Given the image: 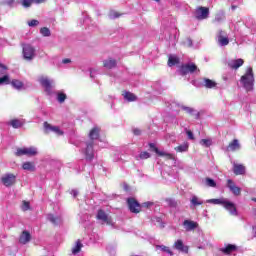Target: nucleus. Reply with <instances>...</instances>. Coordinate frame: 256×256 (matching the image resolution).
<instances>
[{
	"instance_id": "nucleus-47",
	"label": "nucleus",
	"mask_w": 256,
	"mask_h": 256,
	"mask_svg": "<svg viewBox=\"0 0 256 256\" xmlns=\"http://www.w3.org/2000/svg\"><path fill=\"white\" fill-rule=\"evenodd\" d=\"M29 208H30L29 202L24 201L22 206L23 211H29Z\"/></svg>"
},
{
	"instance_id": "nucleus-52",
	"label": "nucleus",
	"mask_w": 256,
	"mask_h": 256,
	"mask_svg": "<svg viewBox=\"0 0 256 256\" xmlns=\"http://www.w3.org/2000/svg\"><path fill=\"white\" fill-rule=\"evenodd\" d=\"M112 17H113L114 19H117L118 17H121V14H119L118 12H113V13H112Z\"/></svg>"
},
{
	"instance_id": "nucleus-30",
	"label": "nucleus",
	"mask_w": 256,
	"mask_h": 256,
	"mask_svg": "<svg viewBox=\"0 0 256 256\" xmlns=\"http://www.w3.org/2000/svg\"><path fill=\"white\" fill-rule=\"evenodd\" d=\"M175 151H177V153H185V151H189V144L184 143L182 145H179L175 147Z\"/></svg>"
},
{
	"instance_id": "nucleus-54",
	"label": "nucleus",
	"mask_w": 256,
	"mask_h": 256,
	"mask_svg": "<svg viewBox=\"0 0 256 256\" xmlns=\"http://www.w3.org/2000/svg\"><path fill=\"white\" fill-rule=\"evenodd\" d=\"M62 63H64V64L71 63V59L65 58L62 60Z\"/></svg>"
},
{
	"instance_id": "nucleus-53",
	"label": "nucleus",
	"mask_w": 256,
	"mask_h": 256,
	"mask_svg": "<svg viewBox=\"0 0 256 256\" xmlns=\"http://www.w3.org/2000/svg\"><path fill=\"white\" fill-rule=\"evenodd\" d=\"M0 69L2 71H7V66H5L4 64L0 63Z\"/></svg>"
},
{
	"instance_id": "nucleus-38",
	"label": "nucleus",
	"mask_w": 256,
	"mask_h": 256,
	"mask_svg": "<svg viewBox=\"0 0 256 256\" xmlns=\"http://www.w3.org/2000/svg\"><path fill=\"white\" fill-rule=\"evenodd\" d=\"M11 83V80H9V75H4L3 77H0V85H9Z\"/></svg>"
},
{
	"instance_id": "nucleus-12",
	"label": "nucleus",
	"mask_w": 256,
	"mask_h": 256,
	"mask_svg": "<svg viewBox=\"0 0 256 256\" xmlns=\"http://www.w3.org/2000/svg\"><path fill=\"white\" fill-rule=\"evenodd\" d=\"M238 247L235 244H227L225 247L220 248V253H223V255H231V253H235L237 251Z\"/></svg>"
},
{
	"instance_id": "nucleus-25",
	"label": "nucleus",
	"mask_w": 256,
	"mask_h": 256,
	"mask_svg": "<svg viewBox=\"0 0 256 256\" xmlns=\"http://www.w3.org/2000/svg\"><path fill=\"white\" fill-rule=\"evenodd\" d=\"M233 173L235 175H245V167L243 164H235L233 168Z\"/></svg>"
},
{
	"instance_id": "nucleus-34",
	"label": "nucleus",
	"mask_w": 256,
	"mask_h": 256,
	"mask_svg": "<svg viewBox=\"0 0 256 256\" xmlns=\"http://www.w3.org/2000/svg\"><path fill=\"white\" fill-rule=\"evenodd\" d=\"M11 85L12 87H14V89H23V82L19 81V80H12L11 81Z\"/></svg>"
},
{
	"instance_id": "nucleus-2",
	"label": "nucleus",
	"mask_w": 256,
	"mask_h": 256,
	"mask_svg": "<svg viewBox=\"0 0 256 256\" xmlns=\"http://www.w3.org/2000/svg\"><path fill=\"white\" fill-rule=\"evenodd\" d=\"M127 207L130 211V213H134L135 215L141 213L142 211V206L137 199L133 197H129L126 199Z\"/></svg>"
},
{
	"instance_id": "nucleus-51",
	"label": "nucleus",
	"mask_w": 256,
	"mask_h": 256,
	"mask_svg": "<svg viewBox=\"0 0 256 256\" xmlns=\"http://www.w3.org/2000/svg\"><path fill=\"white\" fill-rule=\"evenodd\" d=\"M133 134L136 135V136H139V135H141V130L139 128H135L133 130Z\"/></svg>"
},
{
	"instance_id": "nucleus-46",
	"label": "nucleus",
	"mask_w": 256,
	"mask_h": 256,
	"mask_svg": "<svg viewBox=\"0 0 256 256\" xmlns=\"http://www.w3.org/2000/svg\"><path fill=\"white\" fill-rule=\"evenodd\" d=\"M29 27H37L39 25V22L36 19H32L30 22H28Z\"/></svg>"
},
{
	"instance_id": "nucleus-26",
	"label": "nucleus",
	"mask_w": 256,
	"mask_h": 256,
	"mask_svg": "<svg viewBox=\"0 0 256 256\" xmlns=\"http://www.w3.org/2000/svg\"><path fill=\"white\" fill-rule=\"evenodd\" d=\"M204 87H206V89H215L217 87V82L209 78H204Z\"/></svg>"
},
{
	"instance_id": "nucleus-1",
	"label": "nucleus",
	"mask_w": 256,
	"mask_h": 256,
	"mask_svg": "<svg viewBox=\"0 0 256 256\" xmlns=\"http://www.w3.org/2000/svg\"><path fill=\"white\" fill-rule=\"evenodd\" d=\"M240 83L247 92L253 91L255 87V74L253 73V68H246L245 74L240 78Z\"/></svg>"
},
{
	"instance_id": "nucleus-9",
	"label": "nucleus",
	"mask_w": 256,
	"mask_h": 256,
	"mask_svg": "<svg viewBox=\"0 0 256 256\" xmlns=\"http://www.w3.org/2000/svg\"><path fill=\"white\" fill-rule=\"evenodd\" d=\"M16 157H22V155H28V157H33L37 155V150L33 147L30 148H18L15 152Z\"/></svg>"
},
{
	"instance_id": "nucleus-13",
	"label": "nucleus",
	"mask_w": 256,
	"mask_h": 256,
	"mask_svg": "<svg viewBox=\"0 0 256 256\" xmlns=\"http://www.w3.org/2000/svg\"><path fill=\"white\" fill-rule=\"evenodd\" d=\"M244 63L245 60L238 58L236 60H231L230 62H228V67H230V69H233L234 71H237L239 67H243Z\"/></svg>"
},
{
	"instance_id": "nucleus-16",
	"label": "nucleus",
	"mask_w": 256,
	"mask_h": 256,
	"mask_svg": "<svg viewBox=\"0 0 256 256\" xmlns=\"http://www.w3.org/2000/svg\"><path fill=\"white\" fill-rule=\"evenodd\" d=\"M218 43L222 47L227 46V44L229 43V38L225 36V32L223 30H220L218 32Z\"/></svg>"
},
{
	"instance_id": "nucleus-11",
	"label": "nucleus",
	"mask_w": 256,
	"mask_h": 256,
	"mask_svg": "<svg viewBox=\"0 0 256 256\" xmlns=\"http://www.w3.org/2000/svg\"><path fill=\"white\" fill-rule=\"evenodd\" d=\"M227 187L228 189H230L231 193H233V195H235L236 197H239V195H241V188L235 185V182H233V180H227Z\"/></svg>"
},
{
	"instance_id": "nucleus-28",
	"label": "nucleus",
	"mask_w": 256,
	"mask_h": 256,
	"mask_svg": "<svg viewBox=\"0 0 256 256\" xmlns=\"http://www.w3.org/2000/svg\"><path fill=\"white\" fill-rule=\"evenodd\" d=\"M123 97L124 99H126V101H129L130 103L137 100V95L127 91L123 93Z\"/></svg>"
},
{
	"instance_id": "nucleus-14",
	"label": "nucleus",
	"mask_w": 256,
	"mask_h": 256,
	"mask_svg": "<svg viewBox=\"0 0 256 256\" xmlns=\"http://www.w3.org/2000/svg\"><path fill=\"white\" fill-rule=\"evenodd\" d=\"M100 133H101V128H99V127H94L90 130L88 137H89L91 143H93V141L99 139Z\"/></svg>"
},
{
	"instance_id": "nucleus-57",
	"label": "nucleus",
	"mask_w": 256,
	"mask_h": 256,
	"mask_svg": "<svg viewBox=\"0 0 256 256\" xmlns=\"http://www.w3.org/2000/svg\"><path fill=\"white\" fill-rule=\"evenodd\" d=\"M199 112L195 114L194 119H199Z\"/></svg>"
},
{
	"instance_id": "nucleus-35",
	"label": "nucleus",
	"mask_w": 256,
	"mask_h": 256,
	"mask_svg": "<svg viewBox=\"0 0 256 256\" xmlns=\"http://www.w3.org/2000/svg\"><path fill=\"white\" fill-rule=\"evenodd\" d=\"M225 199L220 198V199H210L208 200V203H213L214 205H225Z\"/></svg>"
},
{
	"instance_id": "nucleus-48",
	"label": "nucleus",
	"mask_w": 256,
	"mask_h": 256,
	"mask_svg": "<svg viewBox=\"0 0 256 256\" xmlns=\"http://www.w3.org/2000/svg\"><path fill=\"white\" fill-rule=\"evenodd\" d=\"M151 206H153V202H144L141 204V207H145L146 209H149Z\"/></svg>"
},
{
	"instance_id": "nucleus-39",
	"label": "nucleus",
	"mask_w": 256,
	"mask_h": 256,
	"mask_svg": "<svg viewBox=\"0 0 256 256\" xmlns=\"http://www.w3.org/2000/svg\"><path fill=\"white\" fill-rule=\"evenodd\" d=\"M200 143L203 147H211V145L213 144L211 139H202Z\"/></svg>"
},
{
	"instance_id": "nucleus-10",
	"label": "nucleus",
	"mask_w": 256,
	"mask_h": 256,
	"mask_svg": "<svg viewBox=\"0 0 256 256\" xmlns=\"http://www.w3.org/2000/svg\"><path fill=\"white\" fill-rule=\"evenodd\" d=\"M40 85H42V87H44L46 93H51V89L53 87V82L45 77V76H41L39 79H38Z\"/></svg>"
},
{
	"instance_id": "nucleus-5",
	"label": "nucleus",
	"mask_w": 256,
	"mask_h": 256,
	"mask_svg": "<svg viewBox=\"0 0 256 256\" xmlns=\"http://www.w3.org/2000/svg\"><path fill=\"white\" fill-rule=\"evenodd\" d=\"M17 182V176L15 174L9 173L1 177V183L4 187H13Z\"/></svg>"
},
{
	"instance_id": "nucleus-24",
	"label": "nucleus",
	"mask_w": 256,
	"mask_h": 256,
	"mask_svg": "<svg viewBox=\"0 0 256 256\" xmlns=\"http://www.w3.org/2000/svg\"><path fill=\"white\" fill-rule=\"evenodd\" d=\"M181 63V60L177 56L170 55L168 58L167 65L168 67H175V65H179Z\"/></svg>"
},
{
	"instance_id": "nucleus-40",
	"label": "nucleus",
	"mask_w": 256,
	"mask_h": 256,
	"mask_svg": "<svg viewBox=\"0 0 256 256\" xmlns=\"http://www.w3.org/2000/svg\"><path fill=\"white\" fill-rule=\"evenodd\" d=\"M48 221H51L53 223V225H57L59 218L55 217V215L50 214L48 216Z\"/></svg>"
},
{
	"instance_id": "nucleus-27",
	"label": "nucleus",
	"mask_w": 256,
	"mask_h": 256,
	"mask_svg": "<svg viewBox=\"0 0 256 256\" xmlns=\"http://www.w3.org/2000/svg\"><path fill=\"white\" fill-rule=\"evenodd\" d=\"M22 169H24V171H35V162H24L22 164Z\"/></svg>"
},
{
	"instance_id": "nucleus-36",
	"label": "nucleus",
	"mask_w": 256,
	"mask_h": 256,
	"mask_svg": "<svg viewBox=\"0 0 256 256\" xmlns=\"http://www.w3.org/2000/svg\"><path fill=\"white\" fill-rule=\"evenodd\" d=\"M205 183L207 187H217V182H215V180H213L212 178H205Z\"/></svg>"
},
{
	"instance_id": "nucleus-41",
	"label": "nucleus",
	"mask_w": 256,
	"mask_h": 256,
	"mask_svg": "<svg viewBox=\"0 0 256 256\" xmlns=\"http://www.w3.org/2000/svg\"><path fill=\"white\" fill-rule=\"evenodd\" d=\"M149 157H151V154H149V152L147 151L141 152L139 154V159H142V160L149 159Z\"/></svg>"
},
{
	"instance_id": "nucleus-55",
	"label": "nucleus",
	"mask_w": 256,
	"mask_h": 256,
	"mask_svg": "<svg viewBox=\"0 0 256 256\" xmlns=\"http://www.w3.org/2000/svg\"><path fill=\"white\" fill-rule=\"evenodd\" d=\"M34 3L39 5L41 3H45V0H34Z\"/></svg>"
},
{
	"instance_id": "nucleus-22",
	"label": "nucleus",
	"mask_w": 256,
	"mask_h": 256,
	"mask_svg": "<svg viewBox=\"0 0 256 256\" xmlns=\"http://www.w3.org/2000/svg\"><path fill=\"white\" fill-rule=\"evenodd\" d=\"M103 67H105V69H115V67H117V60L108 58L103 61Z\"/></svg>"
},
{
	"instance_id": "nucleus-45",
	"label": "nucleus",
	"mask_w": 256,
	"mask_h": 256,
	"mask_svg": "<svg viewBox=\"0 0 256 256\" xmlns=\"http://www.w3.org/2000/svg\"><path fill=\"white\" fill-rule=\"evenodd\" d=\"M149 147H150V149H152V151H154V153H157L158 155H159V153H161V151L159 150V148H157V147L155 146V144L150 143V144H149Z\"/></svg>"
},
{
	"instance_id": "nucleus-7",
	"label": "nucleus",
	"mask_w": 256,
	"mask_h": 256,
	"mask_svg": "<svg viewBox=\"0 0 256 256\" xmlns=\"http://www.w3.org/2000/svg\"><path fill=\"white\" fill-rule=\"evenodd\" d=\"M195 15H196V19H198V21H203L204 19H209V8L199 6L198 8H196Z\"/></svg>"
},
{
	"instance_id": "nucleus-58",
	"label": "nucleus",
	"mask_w": 256,
	"mask_h": 256,
	"mask_svg": "<svg viewBox=\"0 0 256 256\" xmlns=\"http://www.w3.org/2000/svg\"><path fill=\"white\" fill-rule=\"evenodd\" d=\"M252 201H254L256 203V198H252Z\"/></svg>"
},
{
	"instance_id": "nucleus-43",
	"label": "nucleus",
	"mask_w": 256,
	"mask_h": 256,
	"mask_svg": "<svg viewBox=\"0 0 256 256\" xmlns=\"http://www.w3.org/2000/svg\"><path fill=\"white\" fill-rule=\"evenodd\" d=\"M35 2V0H23L22 5L23 7H31V5Z\"/></svg>"
},
{
	"instance_id": "nucleus-8",
	"label": "nucleus",
	"mask_w": 256,
	"mask_h": 256,
	"mask_svg": "<svg viewBox=\"0 0 256 256\" xmlns=\"http://www.w3.org/2000/svg\"><path fill=\"white\" fill-rule=\"evenodd\" d=\"M197 70L198 68L195 63L182 64L180 66V75L185 76L188 75V73H195Z\"/></svg>"
},
{
	"instance_id": "nucleus-3",
	"label": "nucleus",
	"mask_w": 256,
	"mask_h": 256,
	"mask_svg": "<svg viewBox=\"0 0 256 256\" xmlns=\"http://www.w3.org/2000/svg\"><path fill=\"white\" fill-rule=\"evenodd\" d=\"M22 55L26 61H33L35 59V47L31 44L22 45Z\"/></svg>"
},
{
	"instance_id": "nucleus-31",
	"label": "nucleus",
	"mask_w": 256,
	"mask_h": 256,
	"mask_svg": "<svg viewBox=\"0 0 256 256\" xmlns=\"http://www.w3.org/2000/svg\"><path fill=\"white\" fill-rule=\"evenodd\" d=\"M190 203L193 207H198V205H203V201L199 199L197 196H193L190 200Z\"/></svg>"
},
{
	"instance_id": "nucleus-20",
	"label": "nucleus",
	"mask_w": 256,
	"mask_h": 256,
	"mask_svg": "<svg viewBox=\"0 0 256 256\" xmlns=\"http://www.w3.org/2000/svg\"><path fill=\"white\" fill-rule=\"evenodd\" d=\"M29 241H31V233H29V231H23L19 237V243L27 245Z\"/></svg>"
},
{
	"instance_id": "nucleus-37",
	"label": "nucleus",
	"mask_w": 256,
	"mask_h": 256,
	"mask_svg": "<svg viewBox=\"0 0 256 256\" xmlns=\"http://www.w3.org/2000/svg\"><path fill=\"white\" fill-rule=\"evenodd\" d=\"M40 33L43 37H51V30H49L47 27L41 28Z\"/></svg>"
},
{
	"instance_id": "nucleus-32",
	"label": "nucleus",
	"mask_w": 256,
	"mask_h": 256,
	"mask_svg": "<svg viewBox=\"0 0 256 256\" xmlns=\"http://www.w3.org/2000/svg\"><path fill=\"white\" fill-rule=\"evenodd\" d=\"M158 155H159V157H166V159H168L170 161L175 160V155H173L171 153L160 151Z\"/></svg>"
},
{
	"instance_id": "nucleus-18",
	"label": "nucleus",
	"mask_w": 256,
	"mask_h": 256,
	"mask_svg": "<svg viewBox=\"0 0 256 256\" xmlns=\"http://www.w3.org/2000/svg\"><path fill=\"white\" fill-rule=\"evenodd\" d=\"M238 149H241V144H239V140H237V139L232 140L226 147V151H228V152L229 151H232V152L238 151Z\"/></svg>"
},
{
	"instance_id": "nucleus-19",
	"label": "nucleus",
	"mask_w": 256,
	"mask_h": 256,
	"mask_svg": "<svg viewBox=\"0 0 256 256\" xmlns=\"http://www.w3.org/2000/svg\"><path fill=\"white\" fill-rule=\"evenodd\" d=\"M224 209L229 211L230 215H237V207H235V204L233 202L225 201L224 202Z\"/></svg>"
},
{
	"instance_id": "nucleus-17",
	"label": "nucleus",
	"mask_w": 256,
	"mask_h": 256,
	"mask_svg": "<svg viewBox=\"0 0 256 256\" xmlns=\"http://www.w3.org/2000/svg\"><path fill=\"white\" fill-rule=\"evenodd\" d=\"M183 226L185 227L186 231H193L199 227V224L193 220H184Z\"/></svg>"
},
{
	"instance_id": "nucleus-56",
	"label": "nucleus",
	"mask_w": 256,
	"mask_h": 256,
	"mask_svg": "<svg viewBox=\"0 0 256 256\" xmlns=\"http://www.w3.org/2000/svg\"><path fill=\"white\" fill-rule=\"evenodd\" d=\"M231 9H232V11H235V9H237V6L236 5H232Z\"/></svg>"
},
{
	"instance_id": "nucleus-23",
	"label": "nucleus",
	"mask_w": 256,
	"mask_h": 256,
	"mask_svg": "<svg viewBox=\"0 0 256 256\" xmlns=\"http://www.w3.org/2000/svg\"><path fill=\"white\" fill-rule=\"evenodd\" d=\"M8 125H11V127H13V129H19V128L23 127V125H25V122L23 120H19V119L15 118V119L10 120Z\"/></svg>"
},
{
	"instance_id": "nucleus-21",
	"label": "nucleus",
	"mask_w": 256,
	"mask_h": 256,
	"mask_svg": "<svg viewBox=\"0 0 256 256\" xmlns=\"http://www.w3.org/2000/svg\"><path fill=\"white\" fill-rule=\"evenodd\" d=\"M94 158H95V153L93 152V142H90L89 144H87V147H86V159L88 161H93Z\"/></svg>"
},
{
	"instance_id": "nucleus-6",
	"label": "nucleus",
	"mask_w": 256,
	"mask_h": 256,
	"mask_svg": "<svg viewBox=\"0 0 256 256\" xmlns=\"http://www.w3.org/2000/svg\"><path fill=\"white\" fill-rule=\"evenodd\" d=\"M96 219L102 223H105L106 225H111V223H113V218H111L109 214H106L105 210L103 209H99L97 211Z\"/></svg>"
},
{
	"instance_id": "nucleus-44",
	"label": "nucleus",
	"mask_w": 256,
	"mask_h": 256,
	"mask_svg": "<svg viewBox=\"0 0 256 256\" xmlns=\"http://www.w3.org/2000/svg\"><path fill=\"white\" fill-rule=\"evenodd\" d=\"M182 109H183V111H185L189 115H193V113L195 112V110L193 108L187 107V106H183Z\"/></svg>"
},
{
	"instance_id": "nucleus-15",
	"label": "nucleus",
	"mask_w": 256,
	"mask_h": 256,
	"mask_svg": "<svg viewBox=\"0 0 256 256\" xmlns=\"http://www.w3.org/2000/svg\"><path fill=\"white\" fill-rule=\"evenodd\" d=\"M174 249L181 251V253H189V246L183 244V240L179 239L174 243Z\"/></svg>"
},
{
	"instance_id": "nucleus-59",
	"label": "nucleus",
	"mask_w": 256,
	"mask_h": 256,
	"mask_svg": "<svg viewBox=\"0 0 256 256\" xmlns=\"http://www.w3.org/2000/svg\"><path fill=\"white\" fill-rule=\"evenodd\" d=\"M154 1H156L157 3H159V1H161V0H154Z\"/></svg>"
},
{
	"instance_id": "nucleus-49",
	"label": "nucleus",
	"mask_w": 256,
	"mask_h": 256,
	"mask_svg": "<svg viewBox=\"0 0 256 256\" xmlns=\"http://www.w3.org/2000/svg\"><path fill=\"white\" fill-rule=\"evenodd\" d=\"M14 3H15V0H6L4 2V5H8L9 7H13Z\"/></svg>"
},
{
	"instance_id": "nucleus-29",
	"label": "nucleus",
	"mask_w": 256,
	"mask_h": 256,
	"mask_svg": "<svg viewBox=\"0 0 256 256\" xmlns=\"http://www.w3.org/2000/svg\"><path fill=\"white\" fill-rule=\"evenodd\" d=\"M81 249H83V243H81V240H77L75 247L72 249V254L77 255L81 252Z\"/></svg>"
},
{
	"instance_id": "nucleus-33",
	"label": "nucleus",
	"mask_w": 256,
	"mask_h": 256,
	"mask_svg": "<svg viewBox=\"0 0 256 256\" xmlns=\"http://www.w3.org/2000/svg\"><path fill=\"white\" fill-rule=\"evenodd\" d=\"M156 249H161L163 253H168V255H173V251L165 245H157Z\"/></svg>"
},
{
	"instance_id": "nucleus-4",
	"label": "nucleus",
	"mask_w": 256,
	"mask_h": 256,
	"mask_svg": "<svg viewBox=\"0 0 256 256\" xmlns=\"http://www.w3.org/2000/svg\"><path fill=\"white\" fill-rule=\"evenodd\" d=\"M44 133L46 135H49V133H55L58 137H61V135H64V132L59 128V126H53L49 124V122H44Z\"/></svg>"
},
{
	"instance_id": "nucleus-42",
	"label": "nucleus",
	"mask_w": 256,
	"mask_h": 256,
	"mask_svg": "<svg viewBox=\"0 0 256 256\" xmlns=\"http://www.w3.org/2000/svg\"><path fill=\"white\" fill-rule=\"evenodd\" d=\"M65 99H67V94H65V93H59L58 94L59 103H65Z\"/></svg>"
},
{
	"instance_id": "nucleus-50",
	"label": "nucleus",
	"mask_w": 256,
	"mask_h": 256,
	"mask_svg": "<svg viewBox=\"0 0 256 256\" xmlns=\"http://www.w3.org/2000/svg\"><path fill=\"white\" fill-rule=\"evenodd\" d=\"M186 133L188 135V139H191V140L195 139V136L193 135V132L191 130H188Z\"/></svg>"
}]
</instances>
